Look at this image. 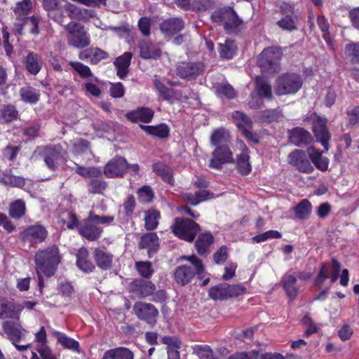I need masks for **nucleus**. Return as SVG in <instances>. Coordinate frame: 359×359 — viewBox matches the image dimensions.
I'll list each match as a JSON object with an SVG mask.
<instances>
[{"label": "nucleus", "instance_id": "a878e982", "mask_svg": "<svg viewBox=\"0 0 359 359\" xmlns=\"http://www.w3.org/2000/svg\"><path fill=\"white\" fill-rule=\"evenodd\" d=\"M325 152V150L324 151ZM323 151H320L313 147L308 149L309 158L315 166L321 171H325L328 168L329 160L327 158L322 156Z\"/></svg>", "mask_w": 359, "mask_h": 359}, {"label": "nucleus", "instance_id": "8fccbe9b", "mask_svg": "<svg viewBox=\"0 0 359 359\" xmlns=\"http://www.w3.org/2000/svg\"><path fill=\"white\" fill-rule=\"evenodd\" d=\"M72 152L79 156L90 153L89 142L83 139H76L72 141Z\"/></svg>", "mask_w": 359, "mask_h": 359}, {"label": "nucleus", "instance_id": "bb28decb", "mask_svg": "<svg viewBox=\"0 0 359 359\" xmlns=\"http://www.w3.org/2000/svg\"><path fill=\"white\" fill-rule=\"evenodd\" d=\"M297 282V278L292 274L285 275L282 278L283 287L291 301L294 300L298 294Z\"/></svg>", "mask_w": 359, "mask_h": 359}, {"label": "nucleus", "instance_id": "4be33fe9", "mask_svg": "<svg viewBox=\"0 0 359 359\" xmlns=\"http://www.w3.org/2000/svg\"><path fill=\"white\" fill-rule=\"evenodd\" d=\"M200 226H172V232L178 238L192 242L200 231Z\"/></svg>", "mask_w": 359, "mask_h": 359}, {"label": "nucleus", "instance_id": "bf43d9fd", "mask_svg": "<svg viewBox=\"0 0 359 359\" xmlns=\"http://www.w3.org/2000/svg\"><path fill=\"white\" fill-rule=\"evenodd\" d=\"M65 0H43V6L48 14L55 9L65 10Z\"/></svg>", "mask_w": 359, "mask_h": 359}, {"label": "nucleus", "instance_id": "412c9836", "mask_svg": "<svg viewBox=\"0 0 359 359\" xmlns=\"http://www.w3.org/2000/svg\"><path fill=\"white\" fill-rule=\"evenodd\" d=\"M290 142L295 146L309 144L313 140L309 132L302 128H295L290 132Z\"/></svg>", "mask_w": 359, "mask_h": 359}, {"label": "nucleus", "instance_id": "7c9ffc66", "mask_svg": "<svg viewBox=\"0 0 359 359\" xmlns=\"http://www.w3.org/2000/svg\"><path fill=\"white\" fill-rule=\"evenodd\" d=\"M132 53L126 52L118 57L114 61V65L117 69V76L120 79H123L128 73Z\"/></svg>", "mask_w": 359, "mask_h": 359}, {"label": "nucleus", "instance_id": "9b49d317", "mask_svg": "<svg viewBox=\"0 0 359 359\" xmlns=\"http://www.w3.org/2000/svg\"><path fill=\"white\" fill-rule=\"evenodd\" d=\"M326 125V118L318 117L313 122L312 130L317 139V141L322 144L325 151H327L329 149V141L331 136L327 129Z\"/></svg>", "mask_w": 359, "mask_h": 359}, {"label": "nucleus", "instance_id": "f257e3e1", "mask_svg": "<svg viewBox=\"0 0 359 359\" xmlns=\"http://www.w3.org/2000/svg\"><path fill=\"white\" fill-rule=\"evenodd\" d=\"M61 261L58 248L53 245L38 251L34 257L39 286L43 285L41 274L47 277L53 276Z\"/></svg>", "mask_w": 359, "mask_h": 359}, {"label": "nucleus", "instance_id": "c9c22d12", "mask_svg": "<svg viewBox=\"0 0 359 359\" xmlns=\"http://www.w3.org/2000/svg\"><path fill=\"white\" fill-rule=\"evenodd\" d=\"M267 346L259 348L257 350L247 353H237L231 355L228 359H269V353L266 351Z\"/></svg>", "mask_w": 359, "mask_h": 359}, {"label": "nucleus", "instance_id": "a19ab883", "mask_svg": "<svg viewBox=\"0 0 359 359\" xmlns=\"http://www.w3.org/2000/svg\"><path fill=\"white\" fill-rule=\"evenodd\" d=\"M21 309H16L12 303H1L0 304V318H18Z\"/></svg>", "mask_w": 359, "mask_h": 359}, {"label": "nucleus", "instance_id": "c85d7f7f", "mask_svg": "<svg viewBox=\"0 0 359 359\" xmlns=\"http://www.w3.org/2000/svg\"><path fill=\"white\" fill-rule=\"evenodd\" d=\"M2 326L4 331L13 342L18 341L24 336L21 325L17 323L5 321Z\"/></svg>", "mask_w": 359, "mask_h": 359}, {"label": "nucleus", "instance_id": "37998d69", "mask_svg": "<svg viewBox=\"0 0 359 359\" xmlns=\"http://www.w3.org/2000/svg\"><path fill=\"white\" fill-rule=\"evenodd\" d=\"M283 57L282 48L278 46H271V74L280 70V60Z\"/></svg>", "mask_w": 359, "mask_h": 359}, {"label": "nucleus", "instance_id": "b1692460", "mask_svg": "<svg viewBox=\"0 0 359 359\" xmlns=\"http://www.w3.org/2000/svg\"><path fill=\"white\" fill-rule=\"evenodd\" d=\"M184 23L181 18H173L164 20L160 25V29L166 35H172L184 28Z\"/></svg>", "mask_w": 359, "mask_h": 359}, {"label": "nucleus", "instance_id": "864d4df0", "mask_svg": "<svg viewBox=\"0 0 359 359\" xmlns=\"http://www.w3.org/2000/svg\"><path fill=\"white\" fill-rule=\"evenodd\" d=\"M20 96L23 101L29 103H35L39 100V94L36 89L27 86L21 88Z\"/></svg>", "mask_w": 359, "mask_h": 359}, {"label": "nucleus", "instance_id": "aec40b11", "mask_svg": "<svg viewBox=\"0 0 359 359\" xmlns=\"http://www.w3.org/2000/svg\"><path fill=\"white\" fill-rule=\"evenodd\" d=\"M39 18L32 15L31 17H22V18H17L16 22L14 25V29L15 32L22 35L23 34L22 30L25 25L29 27V31L32 34L36 35L39 34Z\"/></svg>", "mask_w": 359, "mask_h": 359}, {"label": "nucleus", "instance_id": "f03ea898", "mask_svg": "<svg viewBox=\"0 0 359 359\" xmlns=\"http://www.w3.org/2000/svg\"><path fill=\"white\" fill-rule=\"evenodd\" d=\"M182 259L189 262V264L177 266L174 273V278L178 285H185L196 276H201L205 269L201 259L195 255L183 256Z\"/></svg>", "mask_w": 359, "mask_h": 359}, {"label": "nucleus", "instance_id": "0e129e2a", "mask_svg": "<svg viewBox=\"0 0 359 359\" xmlns=\"http://www.w3.org/2000/svg\"><path fill=\"white\" fill-rule=\"evenodd\" d=\"M69 65L82 78H88L92 76L90 68L79 62H70Z\"/></svg>", "mask_w": 359, "mask_h": 359}, {"label": "nucleus", "instance_id": "ddd939ff", "mask_svg": "<svg viewBox=\"0 0 359 359\" xmlns=\"http://www.w3.org/2000/svg\"><path fill=\"white\" fill-rule=\"evenodd\" d=\"M288 159L290 164L294 166L300 172L311 173L313 170V166L303 151L294 150L289 154Z\"/></svg>", "mask_w": 359, "mask_h": 359}, {"label": "nucleus", "instance_id": "c756f323", "mask_svg": "<svg viewBox=\"0 0 359 359\" xmlns=\"http://www.w3.org/2000/svg\"><path fill=\"white\" fill-rule=\"evenodd\" d=\"M76 265L86 273L91 272L95 269L94 264L89 259V253L86 248H82L79 250L76 254Z\"/></svg>", "mask_w": 359, "mask_h": 359}, {"label": "nucleus", "instance_id": "680f3d73", "mask_svg": "<svg viewBox=\"0 0 359 359\" xmlns=\"http://www.w3.org/2000/svg\"><path fill=\"white\" fill-rule=\"evenodd\" d=\"M76 172L82 177H99L102 175V171L96 168L90 167L85 168L76 165Z\"/></svg>", "mask_w": 359, "mask_h": 359}, {"label": "nucleus", "instance_id": "79ce46f5", "mask_svg": "<svg viewBox=\"0 0 359 359\" xmlns=\"http://www.w3.org/2000/svg\"><path fill=\"white\" fill-rule=\"evenodd\" d=\"M153 170L165 182L170 184L173 183L172 172L168 166L161 163H156L153 165Z\"/></svg>", "mask_w": 359, "mask_h": 359}, {"label": "nucleus", "instance_id": "2f4dec72", "mask_svg": "<svg viewBox=\"0 0 359 359\" xmlns=\"http://www.w3.org/2000/svg\"><path fill=\"white\" fill-rule=\"evenodd\" d=\"M140 56L144 59H156L161 54V50L156 45L143 41L139 45Z\"/></svg>", "mask_w": 359, "mask_h": 359}, {"label": "nucleus", "instance_id": "0eeeda50", "mask_svg": "<svg viewBox=\"0 0 359 359\" xmlns=\"http://www.w3.org/2000/svg\"><path fill=\"white\" fill-rule=\"evenodd\" d=\"M233 161V152L228 144H224L217 146L212 151L209 165L212 168L220 169L223 164Z\"/></svg>", "mask_w": 359, "mask_h": 359}, {"label": "nucleus", "instance_id": "5701e85b", "mask_svg": "<svg viewBox=\"0 0 359 359\" xmlns=\"http://www.w3.org/2000/svg\"><path fill=\"white\" fill-rule=\"evenodd\" d=\"M108 57L109 54L107 52L97 47L87 48L79 53L81 60L89 59L92 64H97Z\"/></svg>", "mask_w": 359, "mask_h": 359}, {"label": "nucleus", "instance_id": "2eb2a0df", "mask_svg": "<svg viewBox=\"0 0 359 359\" xmlns=\"http://www.w3.org/2000/svg\"><path fill=\"white\" fill-rule=\"evenodd\" d=\"M205 69L202 62H182L176 69L177 74L182 79H191L199 76Z\"/></svg>", "mask_w": 359, "mask_h": 359}, {"label": "nucleus", "instance_id": "4d7b16f0", "mask_svg": "<svg viewBox=\"0 0 359 359\" xmlns=\"http://www.w3.org/2000/svg\"><path fill=\"white\" fill-rule=\"evenodd\" d=\"M25 212V204L21 200H17L10 205L9 213L13 218H20Z\"/></svg>", "mask_w": 359, "mask_h": 359}, {"label": "nucleus", "instance_id": "49530a36", "mask_svg": "<svg viewBox=\"0 0 359 359\" xmlns=\"http://www.w3.org/2000/svg\"><path fill=\"white\" fill-rule=\"evenodd\" d=\"M236 46L233 41L226 39L224 43H219V53L220 57L225 59H231L234 55Z\"/></svg>", "mask_w": 359, "mask_h": 359}, {"label": "nucleus", "instance_id": "dca6fc26", "mask_svg": "<svg viewBox=\"0 0 359 359\" xmlns=\"http://www.w3.org/2000/svg\"><path fill=\"white\" fill-rule=\"evenodd\" d=\"M65 10L68 16L73 20L88 21L95 16L94 11L81 8L70 3H65Z\"/></svg>", "mask_w": 359, "mask_h": 359}, {"label": "nucleus", "instance_id": "5fc2aeb1", "mask_svg": "<svg viewBox=\"0 0 359 359\" xmlns=\"http://www.w3.org/2000/svg\"><path fill=\"white\" fill-rule=\"evenodd\" d=\"M32 8V2L31 0H22L16 4L13 11L18 15V18H22L28 15Z\"/></svg>", "mask_w": 359, "mask_h": 359}, {"label": "nucleus", "instance_id": "69168bd1", "mask_svg": "<svg viewBox=\"0 0 359 359\" xmlns=\"http://www.w3.org/2000/svg\"><path fill=\"white\" fill-rule=\"evenodd\" d=\"M58 342L65 348L79 352V344L76 340L67 337L65 334H60Z\"/></svg>", "mask_w": 359, "mask_h": 359}, {"label": "nucleus", "instance_id": "3c124183", "mask_svg": "<svg viewBox=\"0 0 359 359\" xmlns=\"http://www.w3.org/2000/svg\"><path fill=\"white\" fill-rule=\"evenodd\" d=\"M142 128L149 134L161 138L168 137L169 133L168 128L165 124H161L156 126H143Z\"/></svg>", "mask_w": 359, "mask_h": 359}, {"label": "nucleus", "instance_id": "9d476101", "mask_svg": "<svg viewBox=\"0 0 359 359\" xmlns=\"http://www.w3.org/2000/svg\"><path fill=\"white\" fill-rule=\"evenodd\" d=\"M155 290L156 285L152 282L141 278L133 280L128 285L129 292L140 298L150 296Z\"/></svg>", "mask_w": 359, "mask_h": 359}, {"label": "nucleus", "instance_id": "13d9d810", "mask_svg": "<svg viewBox=\"0 0 359 359\" xmlns=\"http://www.w3.org/2000/svg\"><path fill=\"white\" fill-rule=\"evenodd\" d=\"M36 350L40 355V358L36 353L32 352L31 359H56L46 344H38Z\"/></svg>", "mask_w": 359, "mask_h": 359}, {"label": "nucleus", "instance_id": "c03bdc74", "mask_svg": "<svg viewBox=\"0 0 359 359\" xmlns=\"http://www.w3.org/2000/svg\"><path fill=\"white\" fill-rule=\"evenodd\" d=\"M215 93L216 95L220 97H225L226 99L231 100L233 99L236 96V92L235 89L227 83H219L215 86Z\"/></svg>", "mask_w": 359, "mask_h": 359}, {"label": "nucleus", "instance_id": "20e7f679", "mask_svg": "<svg viewBox=\"0 0 359 359\" xmlns=\"http://www.w3.org/2000/svg\"><path fill=\"white\" fill-rule=\"evenodd\" d=\"M303 85L301 76L296 73H286L280 76L276 82L275 91L279 95L295 94Z\"/></svg>", "mask_w": 359, "mask_h": 359}, {"label": "nucleus", "instance_id": "58836bf2", "mask_svg": "<svg viewBox=\"0 0 359 359\" xmlns=\"http://www.w3.org/2000/svg\"><path fill=\"white\" fill-rule=\"evenodd\" d=\"M292 210L294 215L297 218L305 219H307L311 213L312 205L308 199H303L297 205L294 206Z\"/></svg>", "mask_w": 359, "mask_h": 359}, {"label": "nucleus", "instance_id": "7ed1b4c3", "mask_svg": "<svg viewBox=\"0 0 359 359\" xmlns=\"http://www.w3.org/2000/svg\"><path fill=\"white\" fill-rule=\"evenodd\" d=\"M211 18L214 22L222 24L228 34L236 32L237 29L243 23L232 8H224L215 11Z\"/></svg>", "mask_w": 359, "mask_h": 359}, {"label": "nucleus", "instance_id": "f704fd0d", "mask_svg": "<svg viewBox=\"0 0 359 359\" xmlns=\"http://www.w3.org/2000/svg\"><path fill=\"white\" fill-rule=\"evenodd\" d=\"M154 85L158 92L159 95L165 100L170 102H173L174 100L178 99L181 96V93L169 89L159 80L154 79Z\"/></svg>", "mask_w": 359, "mask_h": 359}, {"label": "nucleus", "instance_id": "473e14b6", "mask_svg": "<svg viewBox=\"0 0 359 359\" xmlns=\"http://www.w3.org/2000/svg\"><path fill=\"white\" fill-rule=\"evenodd\" d=\"M47 236V231L43 226H29L22 233L24 239L43 241Z\"/></svg>", "mask_w": 359, "mask_h": 359}, {"label": "nucleus", "instance_id": "423d86ee", "mask_svg": "<svg viewBox=\"0 0 359 359\" xmlns=\"http://www.w3.org/2000/svg\"><path fill=\"white\" fill-rule=\"evenodd\" d=\"M246 288L241 285L221 283L209 290V296L215 300H223L245 294Z\"/></svg>", "mask_w": 359, "mask_h": 359}, {"label": "nucleus", "instance_id": "4468645a", "mask_svg": "<svg viewBox=\"0 0 359 359\" xmlns=\"http://www.w3.org/2000/svg\"><path fill=\"white\" fill-rule=\"evenodd\" d=\"M129 165L123 157H115L109 161L104 168L106 177L110 178L122 177Z\"/></svg>", "mask_w": 359, "mask_h": 359}, {"label": "nucleus", "instance_id": "603ef678", "mask_svg": "<svg viewBox=\"0 0 359 359\" xmlns=\"http://www.w3.org/2000/svg\"><path fill=\"white\" fill-rule=\"evenodd\" d=\"M80 233L88 240H96L100 235L102 230L97 226H81Z\"/></svg>", "mask_w": 359, "mask_h": 359}, {"label": "nucleus", "instance_id": "a18cd8bd", "mask_svg": "<svg viewBox=\"0 0 359 359\" xmlns=\"http://www.w3.org/2000/svg\"><path fill=\"white\" fill-rule=\"evenodd\" d=\"M230 141V135L227 130L224 128H219L215 130L210 137L211 144L213 146H218L224 144H227Z\"/></svg>", "mask_w": 359, "mask_h": 359}, {"label": "nucleus", "instance_id": "72a5a7b5", "mask_svg": "<svg viewBox=\"0 0 359 359\" xmlns=\"http://www.w3.org/2000/svg\"><path fill=\"white\" fill-rule=\"evenodd\" d=\"M25 67L31 74L36 75L42 67L39 56L34 52H29L25 57Z\"/></svg>", "mask_w": 359, "mask_h": 359}, {"label": "nucleus", "instance_id": "e2e57ef3", "mask_svg": "<svg viewBox=\"0 0 359 359\" xmlns=\"http://www.w3.org/2000/svg\"><path fill=\"white\" fill-rule=\"evenodd\" d=\"M138 198L143 203H149L152 201L154 194L149 186H144L137 191Z\"/></svg>", "mask_w": 359, "mask_h": 359}, {"label": "nucleus", "instance_id": "6ab92c4d", "mask_svg": "<svg viewBox=\"0 0 359 359\" xmlns=\"http://www.w3.org/2000/svg\"><path fill=\"white\" fill-rule=\"evenodd\" d=\"M62 147H46L43 150V158L46 165L52 170L57 168V161L62 157Z\"/></svg>", "mask_w": 359, "mask_h": 359}, {"label": "nucleus", "instance_id": "4c0bfd02", "mask_svg": "<svg viewBox=\"0 0 359 359\" xmlns=\"http://www.w3.org/2000/svg\"><path fill=\"white\" fill-rule=\"evenodd\" d=\"M212 194L208 191L205 189L199 190L195 193V194H191L189 193L182 194V198L189 203L191 205H196L199 203L205 201L209 196L212 198Z\"/></svg>", "mask_w": 359, "mask_h": 359}, {"label": "nucleus", "instance_id": "cd10ccee", "mask_svg": "<svg viewBox=\"0 0 359 359\" xmlns=\"http://www.w3.org/2000/svg\"><path fill=\"white\" fill-rule=\"evenodd\" d=\"M153 116L154 111L147 107L139 108L126 114V117L133 122L142 121L149 123L151 121Z\"/></svg>", "mask_w": 359, "mask_h": 359}, {"label": "nucleus", "instance_id": "1a4fd4ad", "mask_svg": "<svg viewBox=\"0 0 359 359\" xmlns=\"http://www.w3.org/2000/svg\"><path fill=\"white\" fill-rule=\"evenodd\" d=\"M232 118L236 121V124L242 134L248 140L255 143L259 142L255 134L251 131L252 122L245 114L236 111L232 114Z\"/></svg>", "mask_w": 359, "mask_h": 359}, {"label": "nucleus", "instance_id": "6e6d98bb", "mask_svg": "<svg viewBox=\"0 0 359 359\" xmlns=\"http://www.w3.org/2000/svg\"><path fill=\"white\" fill-rule=\"evenodd\" d=\"M135 268L140 275L145 278H149L154 272L151 263L149 261L137 262L135 263Z\"/></svg>", "mask_w": 359, "mask_h": 359}, {"label": "nucleus", "instance_id": "774afa93", "mask_svg": "<svg viewBox=\"0 0 359 359\" xmlns=\"http://www.w3.org/2000/svg\"><path fill=\"white\" fill-rule=\"evenodd\" d=\"M257 64L261 68L262 73L267 72L269 67V50L264 48L259 55L257 58Z\"/></svg>", "mask_w": 359, "mask_h": 359}, {"label": "nucleus", "instance_id": "a211bd4d", "mask_svg": "<svg viewBox=\"0 0 359 359\" xmlns=\"http://www.w3.org/2000/svg\"><path fill=\"white\" fill-rule=\"evenodd\" d=\"M140 249H145L147 250L149 257H152L159 250L158 238L155 233H149L143 235L141 237L139 243Z\"/></svg>", "mask_w": 359, "mask_h": 359}, {"label": "nucleus", "instance_id": "f3484780", "mask_svg": "<svg viewBox=\"0 0 359 359\" xmlns=\"http://www.w3.org/2000/svg\"><path fill=\"white\" fill-rule=\"evenodd\" d=\"M237 146L241 150V153L236 157V168L242 175H247L251 171V165L249 163V153L246 145L243 141H237Z\"/></svg>", "mask_w": 359, "mask_h": 359}, {"label": "nucleus", "instance_id": "09e8293b", "mask_svg": "<svg viewBox=\"0 0 359 359\" xmlns=\"http://www.w3.org/2000/svg\"><path fill=\"white\" fill-rule=\"evenodd\" d=\"M193 354L199 359H215L212 350L208 345H194L191 346Z\"/></svg>", "mask_w": 359, "mask_h": 359}, {"label": "nucleus", "instance_id": "f8f14e48", "mask_svg": "<svg viewBox=\"0 0 359 359\" xmlns=\"http://www.w3.org/2000/svg\"><path fill=\"white\" fill-rule=\"evenodd\" d=\"M256 88L257 95H252L249 101V106L252 109H257L262 107L263 104L262 98L269 96V86L266 79L263 76L256 78Z\"/></svg>", "mask_w": 359, "mask_h": 359}, {"label": "nucleus", "instance_id": "39448f33", "mask_svg": "<svg viewBox=\"0 0 359 359\" xmlns=\"http://www.w3.org/2000/svg\"><path fill=\"white\" fill-rule=\"evenodd\" d=\"M65 29L68 32V43L72 46L83 48L90 44V36L81 24L72 21L65 26Z\"/></svg>", "mask_w": 359, "mask_h": 359}, {"label": "nucleus", "instance_id": "e433bc0d", "mask_svg": "<svg viewBox=\"0 0 359 359\" xmlns=\"http://www.w3.org/2000/svg\"><path fill=\"white\" fill-rule=\"evenodd\" d=\"M133 353L127 348H118L107 351L102 359H133Z\"/></svg>", "mask_w": 359, "mask_h": 359}, {"label": "nucleus", "instance_id": "6e6552de", "mask_svg": "<svg viewBox=\"0 0 359 359\" xmlns=\"http://www.w3.org/2000/svg\"><path fill=\"white\" fill-rule=\"evenodd\" d=\"M133 310L140 320H144L151 325L156 324L158 311L153 304L137 302L134 304Z\"/></svg>", "mask_w": 359, "mask_h": 359}, {"label": "nucleus", "instance_id": "ea45409f", "mask_svg": "<svg viewBox=\"0 0 359 359\" xmlns=\"http://www.w3.org/2000/svg\"><path fill=\"white\" fill-rule=\"evenodd\" d=\"M213 241L214 238L210 233L201 234L195 244L198 253L200 255H204Z\"/></svg>", "mask_w": 359, "mask_h": 359}, {"label": "nucleus", "instance_id": "393cba45", "mask_svg": "<svg viewBox=\"0 0 359 359\" xmlns=\"http://www.w3.org/2000/svg\"><path fill=\"white\" fill-rule=\"evenodd\" d=\"M97 265L102 269H109L112 265L113 255L104 248H95L93 252Z\"/></svg>", "mask_w": 359, "mask_h": 359}, {"label": "nucleus", "instance_id": "052dcab7", "mask_svg": "<svg viewBox=\"0 0 359 359\" xmlns=\"http://www.w3.org/2000/svg\"><path fill=\"white\" fill-rule=\"evenodd\" d=\"M17 111L13 106H7L0 111V122L7 123L14 120L17 116Z\"/></svg>", "mask_w": 359, "mask_h": 359}, {"label": "nucleus", "instance_id": "de8ad7c7", "mask_svg": "<svg viewBox=\"0 0 359 359\" xmlns=\"http://www.w3.org/2000/svg\"><path fill=\"white\" fill-rule=\"evenodd\" d=\"M344 53L352 63L359 64V42H352L346 45Z\"/></svg>", "mask_w": 359, "mask_h": 359}, {"label": "nucleus", "instance_id": "338daca9", "mask_svg": "<svg viewBox=\"0 0 359 359\" xmlns=\"http://www.w3.org/2000/svg\"><path fill=\"white\" fill-rule=\"evenodd\" d=\"M106 188L107 183L98 179H93L88 184V191L93 194H101Z\"/></svg>", "mask_w": 359, "mask_h": 359}]
</instances>
